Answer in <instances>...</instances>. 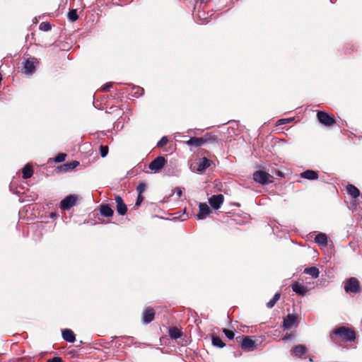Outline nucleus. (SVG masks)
Wrapping results in <instances>:
<instances>
[{"instance_id":"nucleus-48","label":"nucleus","mask_w":362,"mask_h":362,"mask_svg":"<svg viewBox=\"0 0 362 362\" xmlns=\"http://www.w3.org/2000/svg\"><path fill=\"white\" fill-rule=\"evenodd\" d=\"M156 158L161 159V158H165V157L163 156H158Z\"/></svg>"},{"instance_id":"nucleus-22","label":"nucleus","mask_w":362,"mask_h":362,"mask_svg":"<svg viewBox=\"0 0 362 362\" xmlns=\"http://www.w3.org/2000/svg\"><path fill=\"white\" fill-rule=\"evenodd\" d=\"M301 178L307 179L310 180H317L319 177L318 172L313 170H307L300 175Z\"/></svg>"},{"instance_id":"nucleus-9","label":"nucleus","mask_w":362,"mask_h":362,"mask_svg":"<svg viewBox=\"0 0 362 362\" xmlns=\"http://www.w3.org/2000/svg\"><path fill=\"white\" fill-rule=\"evenodd\" d=\"M37 60L35 57H30L25 59L23 66V73L26 75H31L35 73L36 70L35 64Z\"/></svg>"},{"instance_id":"nucleus-11","label":"nucleus","mask_w":362,"mask_h":362,"mask_svg":"<svg viewBox=\"0 0 362 362\" xmlns=\"http://www.w3.org/2000/svg\"><path fill=\"white\" fill-rule=\"evenodd\" d=\"M78 197L75 194H70L66 197L60 202V209L63 210H69L76 205Z\"/></svg>"},{"instance_id":"nucleus-34","label":"nucleus","mask_w":362,"mask_h":362,"mask_svg":"<svg viewBox=\"0 0 362 362\" xmlns=\"http://www.w3.org/2000/svg\"><path fill=\"white\" fill-rule=\"evenodd\" d=\"M108 151L109 149L107 146L101 145L100 146V153L102 158L106 157L108 154Z\"/></svg>"},{"instance_id":"nucleus-32","label":"nucleus","mask_w":362,"mask_h":362,"mask_svg":"<svg viewBox=\"0 0 362 362\" xmlns=\"http://www.w3.org/2000/svg\"><path fill=\"white\" fill-rule=\"evenodd\" d=\"M68 18L71 22H75L78 18L76 9H71L69 11Z\"/></svg>"},{"instance_id":"nucleus-46","label":"nucleus","mask_w":362,"mask_h":362,"mask_svg":"<svg viewBox=\"0 0 362 362\" xmlns=\"http://www.w3.org/2000/svg\"><path fill=\"white\" fill-rule=\"evenodd\" d=\"M93 153H95V156H94V158H95V157H97V156H97V153H96V152H94L93 151H92V152L90 153V155H89V156H92Z\"/></svg>"},{"instance_id":"nucleus-40","label":"nucleus","mask_w":362,"mask_h":362,"mask_svg":"<svg viewBox=\"0 0 362 362\" xmlns=\"http://www.w3.org/2000/svg\"><path fill=\"white\" fill-rule=\"evenodd\" d=\"M112 83H107L105 85H103L101 88L103 91H107L110 90V88L112 87Z\"/></svg>"},{"instance_id":"nucleus-36","label":"nucleus","mask_w":362,"mask_h":362,"mask_svg":"<svg viewBox=\"0 0 362 362\" xmlns=\"http://www.w3.org/2000/svg\"><path fill=\"white\" fill-rule=\"evenodd\" d=\"M223 332L229 339H233L234 338L235 334L232 330L223 329Z\"/></svg>"},{"instance_id":"nucleus-12","label":"nucleus","mask_w":362,"mask_h":362,"mask_svg":"<svg viewBox=\"0 0 362 362\" xmlns=\"http://www.w3.org/2000/svg\"><path fill=\"white\" fill-rule=\"evenodd\" d=\"M213 14L209 15L203 9L198 8L197 13L194 15L195 21L199 24H206L209 21V18Z\"/></svg>"},{"instance_id":"nucleus-42","label":"nucleus","mask_w":362,"mask_h":362,"mask_svg":"<svg viewBox=\"0 0 362 362\" xmlns=\"http://www.w3.org/2000/svg\"><path fill=\"white\" fill-rule=\"evenodd\" d=\"M143 200H144V197L141 194H139L136 202V206L140 205L141 203L143 202Z\"/></svg>"},{"instance_id":"nucleus-26","label":"nucleus","mask_w":362,"mask_h":362,"mask_svg":"<svg viewBox=\"0 0 362 362\" xmlns=\"http://www.w3.org/2000/svg\"><path fill=\"white\" fill-rule=\"evenodd\" d=\"M168 334L172 339H177L182 336L181 329L177 327H173L169 329Z\"/></svg>"},{"instance_id":"nucleus-2","label":"nucleus","mask_w":362,"mask_h":362,"mask_svg":"<svg viewBox=\"0 0 362 362\" xmlns=\"http://www.w3.org/2000/svg\"><path fill=\"white\" fill-rule=\"evenodd\" d=\"M330 338L335 344L345 346L347 342L355 340L356 333L353 328L341 326L335 328L332 332Z\"/></svg>"},{"instance_id":"nucleus-15","label":"nucleus","mask_w":362,"mask_h":362,"mask_svg":"<svg viewBox=\"0 0 362 362\" xmlns=\"http://www.w3.org/2000/svg\"><path fill=\"white\" fill-rule=\"evenodd\" d=\"M199 209V213L197 215L198 219H204L211 212L209 206L206 203H200Z\"/></svg>"},{"instance_id":"nucleus-13","label":"nucleus","mask_w":362,"mask_h":362,"mask_svg":"<svg viewBox=\"0 0 362 362\" xmlns=\"http://www.w3.org/2000/svg\"><path fill=\"white\" fill-rule=\"evenodd\" d=\"M224 202V197L221 194L212 195L209 198L210 206L214 209H218Z\"/></svg>"},{"instance_id":"nucleus-28","label":"nucleus","mask_w":362,"mask_h":362,"mask_svg":"<svg viewBox=\"0 0 362 362\" xmlns=\"http://www.w3.org/2000/svg\"><path fill=\"white\" fill-rule=\"evenodd\" d=\"M304 273L308 274L312 276V277H313L315 279L317 278L319 276V274H320L319 269L317 267H309V268L305 269Z\"/></svg>"},{"instance_id":"nucleus-21","label":"nucleus","mask_w":362,"mask_h":362,"mask_svg":"<svg viewBox=\"0 0 362 362\" xmlns=\"http://www.w3.org/2000/svg\"><path fill=\"white\" fill-rule=\"evenodd\" d=\"M306 352L307 348L302 344L297 345L291 350V355L299 358L302 357Z\"/></svg>"},{"instance_id":"nucleus-1","label":"nucleus","mask_w":362,"mask_h":362,"mask_svg":"<svg viewBox=\"0 0 362 362\" xmlns=\"http://www.w3.org/2000/svg\"><path fill=\"white\" fill-rule=\"evenodd\" d=\"M237 128L230 127L227 129V136L225 138L226 146H227V153L228 156L233 154L238 155L241 151H251V146L247 144L244 138L238 136L236 133Z\"/></svg>"},{"instance_id":"nucleus-25","label":"nucleus","mask_w":362,"mask_h":362,"mask_svg":"<svg viewBox=\"0 0 362 362\" xmlns=\"http://www.w3.org/2000/svg\"><path fill=\"white\" fill-rule=\"evenodd\" d=\"M22 174L24 179L30 178L33 175V166L30 163L25 165L22 169Z\"/></svg>"},{"instance_id":"nucleus-10","label":"nucleus","mask_w":362,"mask_h":362,"mask_svg":"<svg viewBox=\"0 0 362 362\" xmlns=\"http://www.w3.org/2000/svg\"><path fill=\"white\" fill-rule=\"evenodd\" d=\"M317 117L320 123L327 127L331 126L335 123L334 117L323 111H318Z\"/></svg>"},{"instance_id":"nucleus-6","label":"nucleus","mask_w":362,"mask_h":362,"mask_svg":"<svg viewBox=\"0 0 362 362\" xmlns=\"http://www.w3.org/2000/svg\"><path fill=\"white\" fill-rule=\"evenodd\" d=\"M273 176L264 170H259L253 173V180L261 185H267L273 182Z\"/></svg>"},{"instance_id":"nucleus-3","label":"nucleus","mask_w":362,"mask_h":362,"mask_svg":"<svg viewBox=\"0 0 362 362\" xmlns=\"http://www.w3.org/2000/svg\"><path fill=\"white\" fill-rule=\"evenodd\" d=\"M165 162L166 160H153L148 165L140 163L137 165V170H140L146 173H156L164 167Z\"/></svg>"},{"instance_id":"nucleus-18","label":"nucleus","mask_w":362,"mask_h":362,"mask_svg":"<svg viewBox=\"0 0 362 362\" xmlns=\"http://www.w3.org/2000/svg\"><path fill=\"white\" fill-rule=\"evenodd\" d=\"M186 144L189 146H192L194 148L204 146L203 136L201 137H190V139L186 141Z\"/></svg>"},{"instance_id":"nucleus-8","label":"nucleus","mask_w":362,"mask_h":362,"mask_svg":"<svg viewBox=\"0 0 362 362\" xmlns=\"http://www.w3.org/2000/svg\"><path fill=\"white\" fill-rule=\"evenodd\" d=\"M204 146L209 147L212 146H219L222 143V139H220L218 135H216L214 132H208L206 133L203 136Z\"/></svg>"},{"instance_id":"nucleus-27","label":"nucleus","mask_w":362,"mask_h":362,"mask_svg":"<svg viewBox=\"0 0 362 362\" xmlns=\"http://www.w3.org/2000/svg\"><path fill=\"white\" fill-rule=\"evenodd\" d=\"M346 191L348 194L354 199L357 198L360 195L359 189L351 184L346 186Z\"/></svg>"},{"instance_id":"nucleus-16","label":"nucleus","mask_w":362,"mask_h":362,"mask_svg":"<svg viewBox=\"0 0 362 362\" xmlns=\"http://www.w3.org/2000/svg\"><path fill=\"white\" fill-rule=\"evenodd\" d=\"M155 317V310L152 308H147L143 313L142 320L144 323L148 324L153 320Z\"/></svg>"},{"instance_id":"nucleus-39","label":"nucleus","mask_w":362,"mask_h":362,"mask_svg":"<svg viewBox=\"0 0 362 362\" xmlns=\"http://www.w3.org/2000/svg\"><path fill=\"white\" fill-rule=\"evenodd\" d=\"M293 120V118H284V119H280L278 121L279 124H284L291 122Z\"/></svg>"},{"instance_id":"nucleus-43","label":"nucleus","mask_w":362,"mask_h":362,"mask_svg":"<svg viewBox=\"0 0 362 362\" xmlns=\"http://www.w3.org/2000/svg\"><path fill=\"white\" fill-rule=\"evenodd\" d=\"M66 154L64 153H59L53 158H66Z\"/></svg>"},{"instance_id":"nucleus-17","label":"nucleus","mask_w":362,"mask_h":362,"mask_svg":"<svg viewBox=\"0 0 362 362\" xmlns=\"http://www.w3.org/2000/svg\"><path fill=\"white\" fill-rule=\"evenodd\" d=\"M297 325V317L292 314H288L284 319L283 326L285 329H290Z\"/></svg>"},{"instance_id":"nucleus-50","label":"nucleus","mask_w":362,"mask_h":362,"mask_svg":"<svg viewBox=\"0 0 362 362\" xmlns=\"http://www.w3.org/2000/svg\"><path fill=\"white\" fill-rule=\"evenodd\" d=\"M117 110H118V111H119V113H118V115H119V113H120V111H121V110H120V109H118V108L117 107Z\"/></svg>"},{"instance_id":"nucleus-37","label":"nucleus","mask_w":362,"mask_h":362,"mask_svg":"<svg viewBox=\"0 0 362 362\" xmlns=\"http://www.w3.org/2000/svg\"><path fill=\"white\" fill-rule=\"evenodd\" d=\"M168 142V139L167 138V136H163L157 143V146L158 147H162L163 146H165V144H167V143Z\"/></svg>"},{"instance_id":"nucleus-23","label":"nucleus","mask_w":362,"mask_h":362,"mask_svg":"<svg viewBox=\"0 0 362 362\" xmlns=\"http://www.w3.org/2000/svg\"><path fill=\"white\" fill-rule=\"evenodd\" d=\"M63 339L70 343H73L76 340V336L74 332L69 329H64L62 332Z\"/></svg>"},{"instance_id":"nucleus-4","label":"nucleus","mask_w":362,"mask_h":362,"mask_svg":"<svg viewBox=\"0 0 362 362\" xmlns=\"http://www.w3.org/2000/svg\"><path fill=\"white\" fill-rule=\"evenodd\" d=\"M235 340L245 351H252L256 348V343L252 337L241 335L237 337Z\"/></svg>"},{"instance_id":"nucleus-35","label":"nucleus","mask_w":362,"mask_h":362,"mask_svg":"<svg viewBox=\"0 0 362 362\" xmlns=\"http://www.w3.org/2000/svg\"><path fill=\"white\" fill-rule=\"evenodd\" d=\"M146 189V185L145 183H139L136 187V190L139 194H141L145 192Z\"/></svg>"},{"instance_id":"nucleus-29","label":"nucleus","mask_w":362,"mask_h":362,"mask_svg":"<svg viewBox=\"0 0 362 362\" xmlns=\"http://www.w3.org/2000/svg\"><path fill=\"white\" fill-rule=\"evenodd\" d=\"M144 93V90L143 88L139 86H134L132 90V95L135 98H139L143 95Z\"/></svg>"},{"instance_id":"nucleus-20","label":"nucleus","mask_w":362,"mask_h":362,"mask_svg":"<svg viewBox=\"0 0 362 362\" xmlns=\"http://www.w3.org/2000/svg\"><path fill=\"white\" fill-rule=\"evenodd\" d=\"M101 216L104 217H112L114 214V211L108 204H103L99 208Z\"/></svg>"},{"instance_id":"nucleus-7","label":"nucleus","mask_w":362,"mask_h":362,"mask_svg":"<svg viewBox=\"0 0 362 362\" xmlns=\"http://www.w3.org/2000/svg\"><path fill=\"white\" fill-rule=\"evenodd\" d=\"M211 164V160H192L190 169L194 173H203Z\"/></svg>"},{"instance_id":"nucleus-14","label":"nucleus","mask_w":362,"mask_h":362,"mask_svg":"<svg viewBox=\"0 0 362 362\" xmlns=\"http://www.w3.org/2000/svg\"><path fill=\"white\" fill-rule=\"evenodd\" d=\"M115 201L117 214L120 216H124L127 212V206L124 202L123 199L120 196L116 195Z\"/></svg>"},{"instance_id":"nucleus-38","label":"nucleus","mask_w":362,"mask_h":362,"mask_svg":"<svg viewBox=\"0 0 362 362\" xmlns=\"http://www.w3.org/2000/svg\"><path fill=\"white\" fill-rule=\"evenodd\" d=\"M184 188L180 187H177L174 189L173 192L176 194L178 198H180L182 195Z\"/></svg>"},{"instance_id":"nucleus-45","label":"nucleus","mask_w":362,"mask_h":362,"mask_svg":"<svg viewBox=\"0 0 362 362\" xmlns=\"http://www.w3.org/2000/svg\"><path fill=\"white\" fill-rule=\"evenodd\" d=\"M208 156L211 157V155L209 152L206 151V155H204L202 158L205 159V158H207Z\"/></svg>"},{"instance_id":"nucleus-31","label":"nucleus","mask_w":362,"mask_h":362,"mask_svg":"<svg viewBox=\"0 0 362 362\" xmlns=\"http://www.w3.org/2000/svg\"><path fill=\"white\" fill-rule=\"evenodd\" d=\"M212 344L214 346L219 348H223L225 346L222 339L219 337L216 336L212 337Z\"/></svg>"},{"instance_id":"nucleus-33","label":"nucleus","mask_w":362,"mask_h":362,"mask_svg":"<svg viewBox=\"0 0 362 362\" xmlns=\"http://www.w3.org/2000/svg\"><path fill=\"white\" fill-rule=\"evenodd\" d=\"M52 28L51 24L48 22H42L40 24V29L41 30L47 32L49 31Z\"/></svg>"},{"instance_id":"nucleus-44","label":"nucleus","mask_w":362,"mask_h":362,"mask_svg":"<svg viewBox=\"0 0 362 362\" xmlns=\"http://www.w3.org/2000/svg\"><path fill=\"white\" fill-rule=\"evenodd\" d=\"M79 165V162L77 161L76 160H74V162L72 163H71L70 166L69 167V168L70 169H74V168H76V166H78Z\"/></svg>"},{"instance_id":"nucleus-30","label":"nucleus","mask_w":362,"mask_h":362,"mask_svg":"<svg viewBox=\"0 0 362 362\" xmlns=\"http://www.w3.org/2000/svg\"><path fill=\"white\" fill-rule=\"evenodd\" d=\"M281 296L280 293H276L274 297L267 303V306L269 308H273L276 302L279 300Z\"/></svg>"},{"instance_id":"nucleus-49","label":"nucleus","mask_w":362,"mask_h":362,"mask_svg":"<svg viewBox=\"0 0 362 362\" xmlns=\"http://www.w3.org/2000/svg\"><path fill=\"white\" fill-rule=\"evenodd\" d=\"M55 162H62V161H64V160H59V159H57V160H54Z\"/></svg>"},{"instance_id":"nucleus-19","label":"nucleus","mask_w":362,"mask_h":362,"mask_svg":"<svg viewBox=\"0 0 362 362\" xmlns=\"http://www.w3.org/2000/svg\"><path fill=\"white\" fill-rule=\"evenodd\" d=\"M292 290L299 296H305L308 291L307 286L298 281L292 284Z\"/></svg>"},{"instance_id":"nucleus-47","label":"nucleus","mask_w":362,"mask_h":362,"mask_svg":"<svg viewBox=\"0 0 362 362\" xmlns=\"http://www.w3.org/2000/svg\"><path fill=\"white\" fill-rule=\"evenodd\" d=\"M196 1H197V2H200V4H202L204 3L206 0H196Z\"/></svg>"},{"instance_id":"nucleus-24","label":"nucleus","mask_w":362,"mask_h":362,"mask_svg":"<svg viewBox=\"0 0 362 362\" xmlns=\"http://www.w3.org/2000/svg\"><path fill=\"white\" fill-rule=\"evenodd\" d=\"M315 242L320 247H325L327 245V236L325 233H320L316 235Z\"/></svg>"},{"instance_id":"nucleus-41","label":"nucleus","mask_w":362,"mask_h":362,"mask_svg":"<svg viewBox=\"0 0 362 362\" xmlns=\"http://www.w3.org/2000/svg\"><path fill=\"white\" fill-rule=\"evenodd\" d=\"M47 362H63L62 358L56 356L47 361Z\"/></svg>"},{"instance_id":"nucleus-5","label":"nucleus","mask_w":362,"mask_h":362,"mask_svg":"<svg viewBox=\"0 0 362 362\" xmlns=\"http://www.w3.org/2000/svg\"><path fill=\"white\" fill-rule=\"evenodd\" d=\"M344 291L348 293H358L361 292L359 281L355 277L347 279L344 282Z\"/></svg>"}]
</instances>
